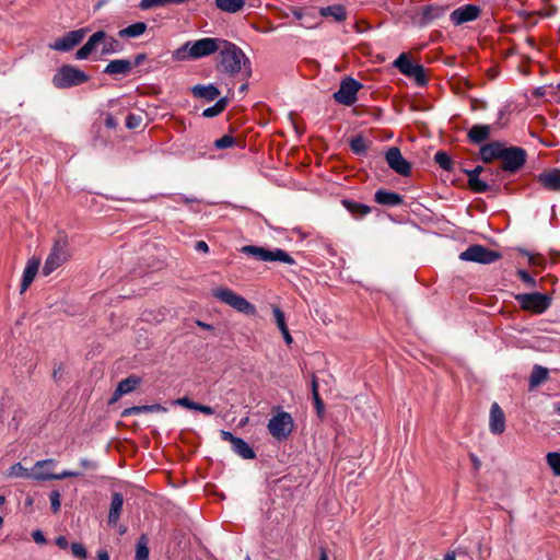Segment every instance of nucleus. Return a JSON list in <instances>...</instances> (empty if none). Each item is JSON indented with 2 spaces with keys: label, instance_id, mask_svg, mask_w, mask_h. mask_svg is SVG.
I'll list each match as a JSON object with an SVG mask.
<instances>
[{
  "label": "nucleus",
  "instance_id": "f257e3e1",
  "mask_svg": "<svg viewBox=\"0 0 560 560\" xmlns=\"http://www.w3.org/2000/svg\"><path fill=\"white\" fill-rule=\"evenodd\" d=\"M222 38L203 37L197 40H188L173 51L175 61L197 60L217 52L222 46Z\"/></svg>",
  "mask_w": 560,
  "mask_h": 560
},
{
  "label": "nucleus",
  "instance_id": "f03ea898",
  "mask_svg": "<svg viewBox=\"0 0 560 560\" xmlns=\"http://www.w3.org/2000/svg\"><path fill=\"white\" fill-rule=\"evenodd\" d=\"M218 51L220 57L218 67L221 71L234 75L244 70L246 74H249V60L235 44L223 39L222 46Z\"/></svg>",
  "mask_w": 560,
  "mask_h": 560
},
{
  "label": "nucleus",
  "instance_id": "7ed1b4c3",
  "mask_svg": "<svg viewBox=\"0 0 560 560\" xmlns=\"http://www.w3.org/2000/svg\"><path fill=\"white\" fill-rule=\"evenodd\" d=\"M69 242L66 235H58L55 238L50 253L48 254L44 267V276H49L57 268L70 259Z\"/></svg>",
  "mask_w": 560,
  "mask_h": 560
},
{
  "label": "nucleus",
  "instance_id": "20e7f679",
  "mask_svg": "<svg viewBox=\"0 0 560 560\" xmlns=\"http://www.w3.org/2000/svg\"><path fill=\"white\" fill-rule=\"evenodd\" d=\"M212 296L215 298L221 303H224L235 311L245 314V315H255L256 307L250 302H248L245 298L237 294L233 290L226 287H218L212 291Z\"/></svg>",
  "mask_w": 560,
  "mask_h": 560
},
{
  "label": "nucleus",
  "instance_id": "39448f33",
  "mask_svg": "<svg viewBox=\"0 0 560 560\" xmlns=\"http://www.w3.org/2000/svg\"><path fill=\"white\" fill-rule=\"evenodd\" d=\"M89 75L77 67L65 65L52 77V84L57 89H68L85 83Z\"/></svg>",
  "mask_w": 560,
  "mask_h": 560
},
{
  "label": "nucleus",
  "instance_id": "423d86ee",
  "mask_svg": "<svg viewBox=\"0 0 560 560\" xmlns=\"http://www.w3.org/2000/svg\"><path fill=\"white\" fill-rule=\"evenodd\" d=\"M241 250L260 261H280L288 265L294 264V259L281 248L269 250L255 245H246L243 246Z\"/></svg>",
  "mask_w": 560,
  "mask_h": 560
},
{
  "label": "nucleus",
  "instance_id": "0eeeda50",
  "mask_svg": "<svg viewBox=\"0 0 560 560\" xmlns=\"http://www.w3.org/2000/svg\"><path fill=\"white\" fill-rule=\"evenodd\" d=\"M294 428V421L289 412L281 411L268 422L269 433L279 441L285 440Z\"/></svg>",
  "mask_w": 560,
  "mask_h": 560
},
{
  "label": "nucleus",
  "instance_id": "6e6552de",
  "mask_svg": "<svg viewBox=\"0 0 560 560\" xmlns=\"http://www.w3.org/2000/svg\"><path fill=\"white\" fill-rule=\"evenodd\" d=\"M459 258L464 261H474L479 264H491L501 258V254L488 249L481 245L469 246L459 254Z\"/></svg>",
  "mask_w": 560,
  "mask_h": 560
},
{
  "label": "nucleus",
  "instance_id": "1a4fd4ad",
  "mask_svg": "<svg viewBox=\"0 0 560 560\" xmlns=\"http://www.w3.org/2000/svg\"><path fill=\"white\" fill-rule=\"evenodd\" d=\"M57 462L52 458L37 460L33 467V479L36 481H46V480H62L70 477H79L81 472L72 471V470H63L59 474L52 472H40L39 469L44 467H56Z\"/></svg>",
  "mask_w": 560,
  "mask_h": 560
},
{
  "label": "nucleus",
  "instance_id": "9d476101",
  "mask_svg": "<svg viewBox=\"0 0 560 560\" xmlns=\"http://www.w3.org/2000/svg\"><path fill=\"white\" fill-rule=\"evenodd\" d=\"M522 308L536 314L544 313L551 303V299L542 293H524L516 296Z\"/></svg>",
  "mask_w": 560,
  "mask_h": 560
},
{
  "label": "nucleus",
  "instance_id": "9b49d317",
  "mask_svg": "<svg viewBox=\"0 0 560 560\" xmlns=\"http://www.w3.org/2000/svg\"><path fill=\"white\" fill-rule=\"evenodd\" d=\"M361 86L357 80L347 78L341 81L339 90L334 93V100L339 104L350 106L355 103Z\"/></svg>",
  "mask_w": 560,
  "mask_h": 560
},
{
  "label": "nucleus",
  "instance_id": "f8f14e48",
  "mask_svg": "<svg viewBox=\"0 0 560 560\" xmlns=\"http://www.w3.org/2000/svg\"><path fill=\"white\" fill-rule=\"evenodd\" d=\"M86 33L88 28H79L68 32L62 37H59L54 43H50L48 47L56 51H69L84 39Z\"/></svg>",
  "mask_w": 560,
  "mask_h": 560
},
{
  "label": "nucleus",
  "instance_id": "ddd939ff",
  "mask_svg": "<svg viewBox=\"0 0 560 560\" xmlns=\"http://www.w3.org/2000/svg\"><path fill=\"white\" fill-rule=\"evenodd\" d=\"M385 159L388 166L397 174L401 176H407L410 174V163L402 156L398 148L393 147L388 149L385 154Z\"/></svg>",
  "mask_w": 560,
  "mask_h": 560
},
{
  "label": "nucleus",
  "instance_id": "4468645a",
  "mask_svg": "<svg viewBox=\"0 0 560 560\" xmlns=\"http://www.w3.org/2000/svg\"><path fill=\"white\" fill-rule=\"evenodd\" d=\"M525 151L520 148L504 149L502 154V168L514 172L525 163Z\"/></svg>",
  "mask_w": 560,
  "mask_h": 560
},
{
  "label": "nucleus",
  "instance_id": "2eb2a0df",
  "mask_svg": "<svg viewBox=\"0 0 560 560\" xmlns=\"http://www.w3.org/2000/svg\"><path fill=\"white\" fill-rule=\"evenodd\" d=\"M480 14V8L475 4H466L455 9L451 13V21L454 25H462L475 21Z\"/></svg>",
  "mask_w": 560,
  "mask_h": 560
},
{
  "label": "nucleus",
  "instance_id": "dca6fc26",
  "mask_svg": "<svg viewBox=\"0 0 560 560\" xmlns=\"http://www.w3.org/2000/svg\"><path fill=\"white\" fill-rule=\"evenodd\" d=\"M489 430L493 434H502L505 430V415L498 402H493L490 408Z\"/></svg>",
  "mask_w": 560,
  "mask_h": 560
},
{
  "label": "nucleus",
  "instance_id": "f3484780",
  "mask_svg": "<svg viewBox=\"0 0 560 560\" xmlns=\"http://www.w3.org/2000/svg\"><path fill=\"white\" fill-rule=\"evenodd\" d=\"M104 39V31L95 32L88 42L77 50L75 58L78 60L86 59L93 51H95L100 46L101 42Z\"/></svg>",
  "mask_w": 560,
  "mask_h": 560
},
{
  "label": "nucleus",
  "instance_id": "a211bd4d",
  "mask_svg": "<svg viewBox=\"0 0 560 560\" xmlns=\"http://www.w3.org/2000/svg\"><path fill=\"white\" fill-rule=\"evenodd\" d=\"M40 265L39 258L32 257L27 260L21 282V294H23L34 281Z\"/></svg>",
  "mask_w": 560,
  "mask_h": 560
},
{
  "label": "nucleus",
  "instance_id": "6ab92c4d",
  "mask_svg": "<svg viewBox=\"0 0 560 560\" xmlns=\"http://www.w3.org/2000/svg\"><path fill=\"white\" fill-rule=\"evenodd\" d=\"M538 182L548 190L560 191V170L553 168L540 173Z\"/></svg>",
  "mask_w": 560,
  "mask_h": 560
},
{
  "label": "nucleus",
  "instance_id": "aec40b11",
  "mask_svg": "<svg viewBox=\"0 0 560 560\" xmlns=\"http://www.w3.org/2000/svg\"><path fill=\"white\" fill-rule=\"evenodd\" d=\"M133 69V65L127 59H115L107 63L104 73L109 75H128Z\"/></svg>",
  "mask_w": 560,
  "mask_h": 560
},
{
  "label": "nucleus",
  "instance_id": "412c9836",
  "mask_svg": "<svg viewBox=\"0 0 560 560\" xmlns=\"http://www.w3.org/2000/svg\"><path fill=\"white\" fill-rule=\"evenodd\" d=\"M140 384V378L138 376L131 375L122 381H120L117 385V388L113 396V401L118 400L121 396L127 395L133 392Z\"/></svg>",
  "mask_w": 560,
  "mask_h": 560
},
{
  "label": "nucleus",
  "instance_id": "4be33fe9",
  "mask_svg": "<svg viewBox=\"0 0 560 560\" xmlns=\"http://www.w3.org/2000/svg\"><path fill=\"white\" fill-rule=\"evenodd\" d=\"M122 505H124L122 495L118 492L113 493L112 503H110L109 513H108V523L110 525L117 524V522L120 517L121 511H122Z\"/></svg>",
  "mask_w": 560,
  "mask_h": 560
},
{
  "label": "nucleus",
  "instance_id": "5701e85b",
  "mask_svg": "<svg viewBox=\"0 0 560 560\" xmlns=\"http://www.w3.org/2000/svg\"><path fill=\"white\" fill-rule=\"evenodd\" d=\"M192 94L196 97L203 98L208 102H212L219 97L220 91L213 84L209 85H195L192 88Z\"/></svg>",
  "mask_w": 560,
  "mask_h": 560
},
{
  "label": "nucleus",
  "instance_id": "b1692460",
  "mask_svg": "<svg viewBox=\"0 0 560 560\" xmlns=\"http://www.w3.org/2000/svg\"><path fill=\"white\" fill-rule=\"evenodd\" d=\"M319 14L324 18H331L337 22L345 21L347 19V12L343 5L332 4L328 7L319 8Z\"/></svg>",
  "mask_w": 560,
  "mask_h": 560
},
{
  "label": "nucleus",
  "instance_id": "393cba45",
  "mask_svg": "<svg viewBox=\"0 0 560 560\" xmlns=\"http://www.w3.org/2000/svg\"><path fill=\"white\" fill-rule=\"evenodd\" d=\"M148 26L144 22L133 23L118 32V36L121 38H136L143 35Z\"/></svg>",
  "mask_w": 560,
  "mask_h": 560
},
{
  "label": "nucleus",
  "instance_id": "a878e982",
  "mask_svg": "<svg viewBox=\"0 0 560 560\" xmlns=\"http://www.w3.org/2000/svg\"><path fill=\"white\" fill-rule=\"evenodd\" d=\"M375 201L386 206H398L402 202L400 195L386 190H377L375 192Z\"/></svg>",
  "mask_w": 560,
  "mask_h": 560
},
{
  "label": "nucleus",
  "instance_id": "bb28decb",
  "mask_svg": "<svg viewBox=\"0 0 560 560\" xmlns=\"http://www.w3.org/2000/svg\"><path fill=\"white\" fill-rule=\"evenodd\" d=\"M504 148L500 143H490L483 145L480 150V155L483 161L489 162L493 159L500 158L502 159Z\"/></svg>",
  "mask_w": 560,
  "mask_h": 560
},
{
  "label": "nucleus",
  "instance_id": "cd10ccee",
  "mask_svg": "<svg viewBox=\"0 0 560 560\" xmlns=\"http://www.w3.org/2000/svg\"><path fill=\"white\" fill-rule=\"evenodd\" d=\"M167 409L162 405L133 406L124 410L122 416L139 415L144 412H165Z\"/></svg>",
  "mask_w": 560,
  "mask_h": 560
},
{
  "label": "nucleus",
  "instance_id": "c85d7f7f",
  "mask_svg": "<svg viewBox=\"0 0 560 560\" xmlns=\"http://www.w3.org/2000/svg\"><path fill=\"white\" fill-rule=\"evenodd\" d=\"M480 167L467 172L470 188L476 192H485L489 189L487 183L479 178Z\"/></svg>",
  "mask_w": 560,
  "mask_h": 560
},
{
  "label": "nucleus",
  "instance_id": "c756f323",
  "mask_svg": "<svg viewBox=\"0 0 560 560\" xmlns=\"http://www.w3.org/2000/svg\"><path fill=\"white\" fill-rule=\"evenodd\" d=\"M490 135V127L486 125H475L468 132V138L474 143H480L485 141Z\"/></svg>",
  "mask_w": 560,
  "mask_h": 560
},
{
  "label": "nucleus",
  "instance_id": "7c9ffc66",
  "mask_svg": "<svg viewBox=\"0 0 560 560\" xmlns=\"http://www.w3.org/2000/svg\"><path fill=\"white\" fill-rule=\"evenodd\" d=\"M233 451L245 459H252L255 457V452L243 439L237 438L232 444Z\"/></svg>",
  "mask_w": 560,
  "mask_h": 560
},
{
  "label": "nucleus",
  "instance_id": "2f4dec72",
  "mask_svg": "<svg viewBox=\"0 0 560 560\" xmlns=\"http://www.w3.org/2000/svg\"><path fill=\"white\" fill-rule=\"evenodd\" d=\"M246 0H215V5L224 12L236 13L241 11Z\"/></svg>",
  "mask_w": 560,
  "mask_h": 560
},
{
  "label": "nucleus",
  "instance_id": "473e14b6",
  "mask_svg": "<svg viewBox=\"0 0 560 560\" xmlns=\"http://www.w3.org/2000/svg\"><path fill=\"white\" fill-rule=\"evenodd\" d=\"M101 47L102 55L115 54L121 49L119 42L114 37L108 36L105 32L104 39L101 42Z\"/></svg>",
  "mask_w": 560,
  "mask_h": 560
},
{
  "label": "nucleus",
  "instance_id": "72a5a7b5",
  "mask_svg": "<svg viewBox=\"0 0 560 560\" xmlns=\"http://www.w3.org/2000/svg\"><path fill=\"white\" fill-rule=\"evenodd\" d=\"M8 478H31L33 479V470L30 471L21 463L13 464L5 472Z\"/></svg>",
  "mask_w": 560,
  "mask_h": 560
},
{
  "label": "nucleus",
  "instance_id": "f704fd0d",
  "mask_svg": "<svg viewBox=\"0 0 560 560\" xmlns=\"http://www.w3.org/2000/svg\"><path fill=\"white\" fill-rule=\"evenodd\" d=\"M548 377V370L540 365H535L529 377L530 387H537Z\"/></svg>",
  "mask_w": 560,
  "mask_h": 560
},
{
  "label": "nucleus",
  "instance_id": "c9c22d12",
  "mask_svg": "<svg viewBox=\"0 0 560 560\" xmlns=\"http://www.w3.org/2000/svg\"><path fill=\"white\" fill-rule=\"evenodd\" d=\"M226 105H228V100L225 97H222L214 105L206 108L202 112V116L207 117V118L215 117V116L220 115L226 108Z\"/></svg>",
  "mask_w": 560,
  "mask_h": 560
},
{
  "label": "nucleus",
  "instance_id": "e433bc0d",
  "mask_svg": "<svg viewBox=\"0 0 560 560\" xmlns=\"http://www.w3.org/2000/svg\"><path fill=\"white\" fill-rule=\"evenodd\" d=\"M135 560H149L148 538L144 535L138 539Z\"/></svg>",
  "mask_w": 560,
  "mask_h": 560
},
{
  "label": "nucleus",
  "instance_id": "4c0bfd02",
  "mask_svg": "<svg viewBox=\"0 0 560 560\" xmlns=\"http://www.w3.org/2000/svg\"><path fill=\"white\" fill-rule=\"evenodd\" d=\"M343 206L347 208V210L353 214H358L360 217H363L368 213H370L371 209L368 206L350 201V200H343Z\"/></svg>",
  "mask_w": 560,
  "mask_h": 560
},
{
  "label": "nucleus",
  "instance_id": "58836bf2",
  "mask_svg": "<svg viewBox=\"0 0 560 560\" xmlns=\"http://www.w3.org/2000/svg\"><path fill=\"white\" fill-rule=\"evenodd\" d=\"M546 462L553 475L560 477V452H549L546 455Z\"/></svg>",
  "mask_w": 560,
  "mask_h": 560
},
{
  "label": "nucleus",
  "instance_id": "ea45409f",
  "mask_svg": "<svg viewBox=\"0 0 560 560\" xmlns=\"http://www.w3.org/2000/svg\"><path fill=\"white\" fill-rule=\"evenodd\" d=\"M435 162L445 171L452 170V159L443 151H438L434 155Z\"/></svg>",
  "mask_w": 560,
  "mask_h": 560
},
{
  "label": "nucleus",
  "instance_id": "a19ab883",
  "mask_svg": "<svg viewBox=\"0 0 560 560\" xmlns=\"http://www.w3.org/2000/svg\"><path fill=\"white\" fill-rule=\"evenodd\" d=\"M408 77L412 78L418 85H424L427 83L424 68L421 65H417Z\"/></svg>",
  "mask_w": 560,
  "mask_h": 560
},
{
  "label": "nucleus",
  "instance_id": "79ce46f5",
  "mask_svg": "<svg viewBox=\"0 0 560 560\" xmlns=\"http://www.w3.org/2000/svg\"><path fill=\"white\" fill-rule=\"evenodd\" d=\"M351 150L357 154H364L368 149V144L363 137L359 136L351 140Z\"/></svg>",
  "mask_w": 560,
  "mask_h": 560
},
{
  "label": "nucleus",
  "instance_id": "37998d69",
  "mask_svg": "<svg viewBox=\"0 0 560 560\" xmlns=\"http://www.w3.org/2000/svg\"><path fill=\"white\" fill-rule=\"evenodd\" d=\"M272 313L279 330H284L288 327L284 313L278 306H272Z\"/></svg>",
  "mask_w": 560,
  "mask_h": 560
},
{
  "label": "nucleus",
  "instance_id": "c03bdc74",
  "mask_svg": "<svg viewBox=\"0 0 560 560\" xmlns=\"http://www.w3.org/2000/svg\"><path fill=\"white\" fill-rule=\"evenodd\" d=\"M234 144H235V139L230 135H225L222 138L217 139L214 141V147L219 150L232 148Z\"/></svg>",
  "mask_w": 560,
  "mask_h": 560
},
{
  "label": "nucleus",
  "instance_id": "a18cd8bd",
  "mask_svg": "<svg viewBox=\"0 0 560 560\" xmlns=\"http://www.w3.org/2000/svg\"><path fill=\"white\" fill-rule=\"evenodd\" d=\"M312 395H313V399L316 405V408H317L318 412H320L324 409V404L318 394V385H317L315 376H313V378H312Z\"/></svg>",
  "mask_w": 560,
  "mask_h": 560
},
{
  "label": "nucleus",
  "instance_id": "49530a36",
  "mask_svg": "<svg viewBox=\"0 0 560 560\" xmlns=\"http://www.w3.org/2000/svg\"><path fill=\"white\" fill-rule=\"evenodd\" d=\"M71 551L75 558H79L81 560H85L88 557L86 549L81 542H73L71 545Z\"/></svg>",
  "mask_w": 560,
  "mask_h": 560
},
{
  "label": "nucleus",
  "instance_id": "de8ad7c7",
  "mask_svg": "<svg viewBox=\"0 0 560 560\" xmlns=\"http://www.w3.org/2000/svg\"><path fill=\"white\" fill-rule=\"evenodd\" d=\"M165 0H141L139 8L141 10H149L156 7H165Z\"/></svg>",
  "mask_w": 560,
  "mask_h": 560
},
{
  "label": "nucleus",
  "instance_id": "09e8293b",
  "mask_svg": "<svg viewBox=\"0 0 560 560\" xmlns=\"http://www.w3.org/2000/svg\"><path fill=\"white\" fill-rule=\"evenodd\" d=\"M142 124V117L136 114H129L126 118V126L129 129H136Z\"/></svg>",
  "mask_w": 560,
  "mask_h": 560
},
{
  "label": "nucleus",
  "instance_id": "8fccbe9b",
  "mask_svg": "<svg viewBox=\"0 0 560 560\" xmlns=\"http://www.w3.org/2000/svg\"><path fill=\"white\" fill-rule=\"evenodd\" d=\"M50 505L51 510L57 513L60 510L61 501H60V493L58 491H51L49 494Z\"/></svg>",
  "mask_w": 560,
  "mask_h": 560
},
{
  "label": "nucleus",
  "instance_id": "3c124183",
  "mask_svg": "<svg viewBox=\"0 0 560 560\" xmlns=\"http://www.w3.org/2000/svg\"><path fill=\"white\" fill-rule=\"evenodd\" d=\"M394 65L402 73L411 65V61L402 54L395 60Z\"/></svg>",
  "mask_w": 560,
  "mask_h": 560
},
{
  "label": "nucleus",
  "instance_id": "603ef678",
  "mask_svg": "<svg viewBox=\"0 0 560 560\" xmlns=\"http://www.w3.org/2000/svg\"><path fill=\"white\" fill-rule=\"evenodd\" d=\"M174 404L178 405V406H182V407H185L187 409H191V410H195L196 409V405H197V402L190 400L187 397L178 398V399L174 400Z\"/></svg>",
  "mask_w": 560,
  "mask_h": 560
},
{
  "label": "nucleus",
  "instance_id": "864d4df0",
  "mask_svg": "<svg viewBox=\"0 0 560 560\" xmlns=\"http://www.w3.org/2000/svg\"><path fill=\"white\" fill-rule=\"evenodd\" d=\"M517 275L521 278V280L524 281L529 287H535L536 285V280L527 271L518 270Z\"/></svg>",
  "mask_w": 560,
  "mask_h": 560
},
{
  "label": "nucleus",
  "instance_id": "5fc2aeb1",
  "mask_svg": "<svg viewBox=\"0 0 560 560\" xmlns=\"http://www.w3.org/2000/svg\"><path fill=\"white\" fill-rule=\"evenodd\" d=\"M32 537L35 540V542H37L39 545H44L46 542V538H45L43 532L39 529L34 530L32 534Z\"/></svg>",
  "mask_w": 560,
  "mask_h": 560
},
{
  "label": "nucleus",
  "instance_id": "6e6d98bb",
  "mask_svg": "<svg viewBox=\"0 0 560 560\" xmlns=\"http://www.w3.org/2000/svg\"><path fill=\"white\" fill-rule=\"evenodd\" d=\"M195 249L197 252L207 254L209 252V246L205 241H198L195 245Z\"/></svg>",
  "mask_w": 560,
  "mask_h": 560
},
{
  "label": "nucleus",
  "instance_id": "4d7b16f0",
  "mask_svg": "<svg viewBox=\"0 0 560 560\" xmlns=\"http://www.w3.org/2000/svg\"><path fill=\"white\" fill-rule=\"evenodd\" d=\"M196 411H200L205 415H212L214 411L211 407L209 406H206V405H201V404H198L196 405Z\"/></svg>",
  "mask_w": 560,
  "mask_h": 560
},
{
  "label": "nucleus",
  "instance_id": "13d9d810",
  "mask_svg": "<svg viewBox=\"0 0 560 560\" xmlns=\"http://www.w3.org/2000/svg\"><path fill=\"white\" fill-rule=\"evenodd\" d=\"M56 545L61 549H67L69 544L65 536H58L55 540Z\"/></svg>",
  "mask_w": 560,
  "mask_h": 560
},
{
  "label": "nucleus",
  "instance_id": "bf43d9fd",
  "mask_svg": "<svg viewBox=\"0 0 560 560\" xmlns=\"http://www.w3.org/2000/svg\"><path fill=\"white\" fill-rule=\"evenodd\" d=\"M221 438H222V440L228 441V442H230L231 444H233V443H234V440H236V439H237V438H236V436H234L231 432H229V431H224V430H222V431H221Z\"/></svg>",
  "mask_w": 560,
  "mask_h": 560
},
{
  "label": "nucleus",
  "instance_id": "052dcab7",
  "mask_svg": "<svg viewBox=\"0 0 560 560\" xmlns=\"http://www.w3.org/2000/svg\"><path fill=\"white\" fill-rule=\"evenodd\" d=\"M280 331H281V334H282V336H283V339H284L285 343H287L288 346H290V345L293 342V338H292V336L290 335L288 327H287V328H284V330H280Z\"/></svg>",
  "mask_w": 560,
  "mask_h": 560
},
{
  "label": "nucleus",
  "instance_id": "680f3d73",
  "mask_svg": "<svg viewBox=\"0 0 560 560\" xmlns=\"http://www.w3.org/2000/svg\"><path fill=\"white\" fill-rule=\"evenodd\" d=\"M105 125L108 127V128H115L117 122L115 120V118L110 115H108L105 119Z\"/></svg>",
  "mask_w": 560,
  "mask_h": 560
},
{
  "label": "nucleus",
  "instance_id": "e2e57ef3",
  "mask_svg": "<svg viewBox=\"0 0 560 560\" xmlns=\"http://www.w3.org/2000/svg\"><path fill=\"white\" fill-rule=\"evenodd\" d=\"M109 555L106 550L101 549L97 551V560H109Z\"/></svg>",
  "mask_w": 560,
  "mask_h": 560
},
{
  "label": "nucleus",
  "instance_id": "0e129e2a",
  "mask_svg": "<svg viewBox=\"0 0 560 560\" xmlns=\"http://www.w3.org/2000/svg\"><path fill=\"white\" fill-rule=\"evenodd\" d=\"M145 59V55L144 54H138L136 57H135V61L132 62L133 67H137L139 65H141Z\"/></svg>",
  "mask_w": 560,
  "mask_h": 560
},
{
  "label": "nucleus",
  "instance_id": "69168bd1",
  "mask_svg": "<svg viewBox=\"0 0 560 560\" xmlns=\"http://www.w3.org/2000/svg\"><path fill=\"white\" fill-rule=\"evenodd\" d=\"M80 464H81V466H82L83 468H92V467L94 466V465H93L90 460H88V459H81Z\"/></svg>",
  "mask_w": 560,
  "mask_h": 560
},
{
  "label": "nucleus",
  "instance_id": "338daca9",
  "mask_svg": "<svg viewBox=\"0 0 560 560\" xmlns=\"http://www.w3.org/2000/svg\"><path fill=\"white\" fill-rule=\"evenodd\" d=\"M443 560H456V553L454 551L447 552Z\"/></svg>",
  "mask_w": 560,
  "mask_h": 560
},
{
  "label": "nucleus",
  "instance_id": "774afa93",
  "mask_svg": "<svg viewBox=\"0 0 560 560\" xmlns=\"http://www.w3.org/2000/svg\"><path fill=\"white\" fill-rule=\"evenodd\" d=\"M417 65H418V63H413V62H411V65H409V67H408L407 69H405V71L402 72V74H405V75H407V77H408V75L410 74V72L413 70V68H415Z\"/></svg>",
  "mask_w": 560,
  "mask_h": 560
}]
</instances>
